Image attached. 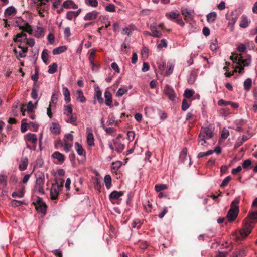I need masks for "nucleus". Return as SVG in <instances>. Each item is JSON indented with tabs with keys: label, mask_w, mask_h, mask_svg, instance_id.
<instances>
[{
	"label": "nucleus",
	"mask_w": 257,
	"mask_h": 257,
	"mask_svg": "<svg viewBox=\"0 0 257 257\" xmlns=\"http://www.w3.org/2000/svg\"><path fill=\"white\" fill-rule=\"evenodd\" d=\"M45 183V174L42 172H37L36 174V182L34 188L41 194H44V185Z\"/></svg>",
	"instance_id": "nucleus-1"
},
{
	"label": "nucleus",
	"mask_w": 257,
	"mask_h": 257,
	"mask_svg": "<svg viewBox=\"0 0 257 257\" xmlns=\"http://www.w3.org/2000/svg\"><path fill=\"white\" fill-rule=\"evenodd\" d=\"M253 228L252 222H246L244 223L243 228L240 231V235L241 239L247 236Z\"/></svg>",
	"instance_id": "nucleus-2"
},
{
	"label": "nucleus",
	"mask_w": 257,
	"mask_h": 257,
	"mask_svg": "<svg viewBox=\"0 0 257 257\" xmlns=\"http://www.w3.org/2000/svg\"><path fill=\"white\" fill-rule=\"evenodd\" d=\"M213 135V131L212 128L208 126H206L201 127L198 136L200 137V138L208 140L211 138Z\"/></svg>",
	"instance_id": "nucleus-3"
},
{
	"label": "nucleus",
	"mask_w": 257,
	"mask_h": 257,
	"mask_svg": "<svg viewBox=\"0 0 257 257\" xmlns=\"http://www.w3.org/2000/svg\"><path fill=\"white\" fill-rule=\"evenodd\" d=\"M239 207H230L226 215L227 220L230 222L234 221L237 217Z\"/></svg>",
	"instance_id": "nucleus-4"
},
{
	"label": "nucleus",
	"mask_w": 257,
	"mask_h": 257,
	"mask_svg": "<svg viewBox=\"0 0 257 257\" xmlns=\"http://www.w3.org/2000/svg\"><path fill=\"white\" fill-rule=\"evenodd\" d=\"M63 187V185L59 184L56 182L53 184L50 190L51 198L52 199L55 200L57 198L60 189Z\"/></svg>",
	"instance_id": "nucleus-5"
},
{
	"label": "nucleus",
	"mask_w": 257,
	"mask_h": 257,
	"mask_svg": "<svg viewBox=\"0 0 257 257\" xmlns=\"http://www.w3.org/2000/svg\"><path fill=\"white\" fill-rule=\"evenodd\" d=\"M182 15L184 16L185 20L191 21L193 19L194 11L193 9H188L186 8H182L181 9Z\"/></svg>",
	"instance_id": "nucleus-6"
},
{
	"label": "nucleus",
	"mask_w": 257,
	"mask_h": 257,
	"mask_svg": "<svg viewBox=\"0 0 257 257\" xmlns=\"http://www.w3.org/2000/svg\"><path fill=\"white\" fill-rule=\"evenodd\" d=\"M35 206L37 210L43 214H45L46 211V204L40 197H38Z\"/></svg>",
	"instance_id": "nucleus-7"
},
{
	"label": "nucleus",
	"mask_w": 257,
	"mask_h": 257,
	"mask_svg": "<svg viewBox=\"0 0 257 257\" xmlns=\"http://www.w3.org/2000/svg\"><path fill=\"white\" fill-rule=\"evenodd\" d=\"M164 92L171 101H174L175 100L176 95L174 90L170 85L168 84L165 85Z\"/></svg>",
	"instance_id": "nucleus-8"
},
{
	"label": "nucleus",
	"mask_w": 257,
	"mask_h": 257,
	"mask_svg": "<svg viewBox=\"0 0 257 257\" xmlns=\"http://www.w3.org/2000/svg\"><path fill=\"white\" fill-rule=\"evenodd\" d=\"M25 140L26 141L31 142L33 144V149L35 150L36 148V144L37 142V135L33 133H28L24 136Z\"/></svg>",
	"instance_id": "nucleus-9"
},
{
	"label": "nucleus",
	"mask_w": 257,
	"mask_h": 257,
	"mask_svg": "<svg viewBox=\"0 0 257 257\" xmlns=\"http://www.w3.org/2000/svg\"><path fill=\"white\" fill-rule=\"evenodd\" d=\"M99 15V12L93 10L91 12H88L83 17L85 21H93L95 20Z\"/></svg>",
	"instance_id": "nucleus-10"
},
{
	"label": "nucleus",
	"mask_w": 257,
	"mask_h": 257,
	"mask_svg": "<svg viewBox=\"0 0 257 257\" xmlns=\"http://www.w3.org/2000/svg\"><path fill=\"white\" fill-rule=\"evenodd\" d=\"M113 145L115 147V151L118 153H120L124 149V144H122L118 139L113 140Z\"/></svg>",
	"instance_id": "nucleus-11"
},
{
	"label": "nucleus",
	"mask_w": 257,
	"mask_h": 257,
	"mask_svg": "<svg viewBox=\"0 0 257 257\" xmlns=\"http://www.w3.org/2000/svg\"><path fill=\"white\" fill-rule=\"evenodd\" d=\"M52 157L54 159H56L58 161V163L60 164H62L65 160L64 155L58 151L54 152L52 154Z\"/></svg>",
	"instance_id": "nucleus-12"
},
{
	"label": "nucleus",
	"mask_w": 257,
	"mask_h": 257,
	"mask_svg": "<svg viewBox=\"0 0 257 257\" xmlns=\"http://www.w3.org/2000/svg\"><path fill=\"white\" fill-rule=\"evenodd\" d=\"M150 29L151 31L152 36L155 38H160L162 36V33L157 30L155 23L150 25Z\"/></svg>",
	"instance_id": "nucleus-13"
},
{
	"label": "nucleus",
	"mask_w": 257,
	"mask_h": 257,
	"mask_svg": "<svg viewBox=\"0 0 257 257\" xmlns=\"http://www.w3.org/2000/svg\"><path fill=\"white\" fill-rule=\"evenodd\" d=\"M180 13L178 11H172L168 13H166L165 16L166 18L170 20L175 21L177 18L180 17Z\"/></svg>",
	"instance_id": "nucleus-14"
},
{
	"label": "nucleus",
	"mask_w": 257,
	"mask_h": 257,
	"mask_svg": "<svg viewBox=\"0 0 257 257\" xmlns=\"http://www.w3.org/2000/svg\"><path fill=\"white\" fill-rule=\"evenodd\" d=\"M104 97L106 105L108 106L111 107L112 102V94L109 90H105L104 92Z\"/></svg>",
	"instance_id": "nucleus-15"
},
{
	"label": "nucleus",
	"mask_w": 257,
	"mask_h": 257,
	"mask_svg": "<svg viewBox=\"0 0 257 257\" xmlns=\"http://www.w3.org/2000/svg\"><path fill=\"white\" fill-rule=\"evenodd\" d=\"M50 131L53 134L57 135L61 132V127L57 123L53 122L50 127Z\"/></svg>",
	"instance_id": "nucleus-16"
},
{
	"label": "nucleus",
	"mask_w": 257,
	"mask_h": 257,
	"mask_svg": "<svg viewBox=\"0 0 257 257\" xmlns=\"http://www.w3.org/2000/svg\"><path fill=\"white\" fill-rule=\"evenodd\" d=\"M59 93L58 92H54L51 98V101L49 103L50 107H55L58 100Z\"/></svg>",
	"instance_id": "nucleus-17"
},
{
	"label": "nucleus",
	"mask_w": 257,
	"mask_h": 257,
	"mask_svg": "<svg viewBox=\"0 0 257 257\" xmlns=\"http://www.w3.org/2000/svg\"><path fill=\"white\" fill-rule=\"evenodd\" d=\"M62 7L65 9H77L78 6L72 0H66L62 4Z\"/></svg>",
	"instance_id": "nucleus-18"
},
{
	"label": "nucleus",
	"mask_w": 257,
	"mask_h": 257,
	"mask_svg": "<svg viewBox=\"0 0 257 257\" xmlns=\"http://www.w3.org/2000/svg\"><path fill=\"white\" fill-rule=\"evenodd\" d=\"M251 62V56L247 55V58L245 59H243L241 57L240 59L238 60L237 64L240 66H248L250 65Z\"/></svg>",
	"instance_id": "nucleus-19"
},
{
	"label": "nucleus",
	"mask_w": 257,
	"mask_h": 257,
	"mask_svg": "<svg viewBox=\"0 0 257 257\" xmlns=\"http://www.w3.org/2000/svg\"><path fill=\"white\" fill-rule=\"evenodd\" d=\"M136 29V27L133 24H130L128 26L122 29V34L123 35H130L132 32Z\"/></svg>",
	"instance_id": "nucleus-20"
},
{
	"label": "nucleus",
	"mask_w": 257,
	"mask_h": 257,
	"mask_svg": "<svg viewBox=\"0 0 257 257\" xmlns=\"http://www.w3.org/2000/svg\"><path fill=\"white\" fill-rule=\"evenodd\" d=\"M17 13V10L16 8L13 6H10L6 9L4 15L5 17L10 16L16 14Z\"/></svg>",
	"instance_id": "nucleus-21"
},
{
	"label": "nucleus",
	"mask_w": 257,
	"mask_h": 257,
	"mask_svg": "<svg viewBox=\"0 0 257 257\" xmlns=\"http://www.w3.org/2000/svg\"><path fill=\"white\" fill-rule=\"evenodd\" d=\"M197 74L195 71H192L187 78L188 83L189 84H193L196 81Z\"/></svg>",
	"instance_id": "nucleus-22"
},
{
	"label": "nucleus",
	"mask_w": 257,
	"mask_h": 257,
	"mask_svg": "<svg viewBox=\"0 0 257 257\" xmlns=\"http://www.w3.org/2000/svg\"><path fill=\"white\" fill-rule=\"evenodd\" d=\"M123 195V193L122 191H112L109 195V198L110 200H117L120 197L122 196Z\"/></svg>",
	"instance_id": "nucleus-23"
},
{
	"label": "nucleus",
	"mask_w": 257,
	"mask_h": 257,
	"mask_svg": "<svg viewBox=\"0 0 257 257\" xmlns=\"http://www.w3.org/2000/svg\"><path fill=\"white\" fill-rule=\"evenodd\" d=\"M69 117L67 119L65 120L66 122L67 123H71L74 126H76L77 125V117L75 114H71V115L67 116Z\"/></svg>",
	"instance_id": "nucleus-24"
},
{
	"label": "nucleus",
	"mask_w": 257,
	"mask_h": 257,
	"mask_svg": "<svg viewBox=\"0 0 257 257\" xmlns=\"http://www.w3.org/2000/svg\"><path fill=\"white\" fill-rule=\"evenodd\" d=\"M44 29L41 27H37L34 31V35L37 38H40L44 36Z\"/></svg>",
	"instance_id": "nucleus-25"
},
{
	"label": "nucleus",
	"mask_w": 257,
	"mask_h": 257,
	"mask_svg": "<svg viewBox=\"0 0 257 257\" xmlns=\"http://www.w3.org/2000/svg\"><path fill=\"white\" fill-rule=\"evenodd\" d=\"M63 94L65 97L64 98L65 101H66V103H69L71 100V98H70V92L67 87H63Z\"/></svg>",
	"instance_id": "nucleus-26"
},
{
	"label": "nucleus",
	"mask_w": 257,
	"mask_h": 257,
	"mask_svg": "<svg viewBox=\"0 0 257 257\" xmlns=\"http://www.w3.org/2000/svg\"><path fill=\"white\" fill-rule=\"evenodd\" d=\"M249 22L250 21L248 20L247 17L243 15L241 16V20L240 22L239 26L241 28H246L248 26Z\"/></svg>",
	"instance_id": "nucleus-27"
},
{
	"label": "nucleus",
	"mask_w": 257,
	"mask_h": 257,
	"mask_svg": "<svg viewBox=\"0 0 257 257\" xmlns=\"http://www.w3.org/2000/svg\"><path fill=\"white\" fill-rule=\"evenodd\" d=\"M207 139L203 138H200V137L198 136V145L202 149H203V147H207L209 143L207 142Z\"/></svg>",
	"instance_id": "nucleus-28"
},
{
	"label": "nucleus",
	"mask_w": 257,
	"mask_h": 257,
	"mask_svg": "<svg viewBox=\"0 0 257 257\" xmlns=\"http://www.w3.org/2000/svg\"><path fill=\"white\" fill-rule=\"evenodd\" d=\"M67 50V47L65 45L59 46L53 49V55H58L65 52Z\"/></svg>",
	"instance_id": "nucleus-29"
},
{
	"label": "nucleus",
	"mask_w": 257,
	"mask_h": 257,
	"mask_svg": "<svg viewBox=\"0 0 257 257\" xmlns=\"http://www.w3.org/2000/svg\"><path fill=\"white\" fill-rule=\"evenodd\" d=\"M20 29L26 31L30 34H31L33 32L31 26L26 22L24 23L23 26H21V28Z\"/></svg>",
	"instance_id": "nucleus-30"
},
{
	"label": "nucleus",
	"mask_w": 257,
	"mask_h": 257,
	"mask_svg": "<svg viewBox=\"0 0 257 257\" xmlns=\"http://www.w3.org/2000/svg\"><path fill=\"white\" fill-rule=\"evenodd\" d=\"M26 39L27 35L23 32H21L17 34L14 40L15 42H21Z\"/></svg>",
	"instance_id": "nucleus-31"
},
{
	"label": "nucleus",
	"mask_w": 257,
	"mask_h": 257,
	"mask_svg": "<svg viewBox=\"0 0 257 257\" xmlns=\"http://www.w3.org/2000/svg\"><path fill=\"white\" fill-rule=\"evenodd\" d=\"M216 17V13L215 12H211L207 15V20L209 23H213L215 21Z\"/></svg>",
	"instance_id": "nucleus-32"
},
{
	"label": "nucleus",
	"mask_w": 257,
	"mask_h": 257,
	"mask_svg": "<svg viewBox=\"0 0 257 257\" xmlns=\"http://www.w3.org/2000/svg\"><path fill=\"white\" fill-rule=\"evenodd\" d=\"M75 149L78 154L80 156L84 155V150L81 145L78 142H76L75 144Z\"/></svg>",
	"instance_id": "nucleus-33"
},
{
	"label": "nucleus",
	"mask_w": 257,
	"mask_h": 257,
	"mask_svg": "<svg viewBox=\"0 0 257 257\" xmlns=\"http://www.w3.org/2000/svg\"><path fill=\"white\" fill-rule=\"evenodd\" d=\"M87 142L89 146H93L94 145V135L92 132L87 133Z\"/></svg>",
	"instance_id": "nucleus-34"
},
{
	"label": "nucleus",
	"mask_w": 257,
	"mask_h": 257,
	"mask_svg": "<svg viewBox=\"0 0 257 257\" xmlns=\"http://www.w3.org/2000/svg\"><path fill=\"white\" fill-rule=\"evenodd\" d=\"M72 108L71 104L68 105H65L64 106L63 114L66 116H69L72 114Z\"/></svg>",
	"instance_id": "nucleus-35"
},
{
	"label": "nucleus",
	"mask_w": 257,
	"mask_h": 257,
	"mask_svg": "<svg viewBox=\"0 0 257 257\" xmlns=\"http://www.w3.org/2000/svg\"><path fill=\"white\" fill-rule=\"evenodd\" d=\"M252 85V80L251 78L246 79L243 84L244 88L246 91H248L250 90Z\"/></svg>",
	"instance_id": "nucleus-36"
},
{
	"label": "nucleus",
	"mask_w": 257,
	"mask_h": 257,
	"mask_svg": "<svg viewBox=\"0 0 257 257\" xmlns=\"http://www.w3.org/2000/svg\"><path fill=\"white\" fill-rule=\"evenodd\" d=\"M95 98H96L100 104L103 103V99L102 98V92L100 89L96 90L95 93Z\"/></svg>",
	"instance_id": "nucleus-37"
},
{
	"label": "nucleus",
	"mask_w": 257,
	"mask_h": 257,
	"mask_svg": "<svg viewBox=\"0 0 257 257\" xmlns=\"http://www.w3.org/2000/svg\"><path fill=\"white\" fill-rule=\"evenodd\" d=\"M121 166L120 161H117L112 163V167H111V171L113 173H116Z\"/></svg>",
	"instance_id": "nucleus-38"
},
{
	"label": "nucleus",
	"mask_w": 257,
	"mask_h": 257,
	"mask_svg": "<svg viewBox=\"0 0 257 257\" xmlns=\"http://www.w3.org/2000/svg\"><path fill=\"white\" fill-rule=\"evenodd\" d=\"M41 58L43 62L46 64H47L48 60V53L47 50L44 49L43 50L41 54Z\"/></svg>",
	"instance_id": "nucleus-39"
},
{
	"label": "nucleus",
	"mask_w": 257,
	"mask_h": 257,
	"mask_svg": "<svg viewBox=\"0 0 257 257\" xmlns=\"http://www.w3.org/2000/svg\"><path fill=\"white\" fill-rule=\"evenodd\" d=\"M104 183L107 189H109L111 185V177L109 175H106L104 177Z\"/></svg>",
	"instance_id": "nucleus-40"
},
{
	"label": "nucleus",
	"mask_w": 257,
	"mask_h": 257,
	"mask_svg": "<svg viewBox=\"0 0 257 257\" xmlns=\"http://www.w3.org/2000/svg\"><path fill=\"white\" fill-rule=\"evenodd\" d=\"M58 65L57 63H54L52 65L49 66L48 72L50 74H53L57 71Z\"/></svg>",
	"instance_id": "nucleus-41"
},
{
	"label": "nucleus",
	"mask_w": 257,
	"mask_h": 257,
	"mask_svg": "<svg viewBox=\"0 0 257 257\" xmlns=\"http://www.w3.org/2000/svg\"><path fill=\"white\" fill-rule=\"evenodd\" d=\"M195 91L193 89H187L185 90L184 93V96L187 98H190L193 96Z\"/></svg>",
	"instance_id": "nucleus-42"
},
{
	"label": "nucleus",
	"mask_w": 257,
	"mask_h": 257,
	"mask_svg": "<svg viewBox=\"0 0 257 257\" xmlns=\"http://www.w3.org/2000/svg\"><path fill=\"white\" fill-rule=\"evenodd\" d=\"M7 176L3 172H2L0 174V184L3 185L4 187H6L7 184Z\"/></svg>",
	"instance_id": "nucleus-43"
},
{
	"label": "nucleus",
	"mask_w": 257,
	"mask_h": 257,
	"mask_svg": "<svg viewBox=\"0 0 257 257\" xmlns=\"http://www.w3.org/2000/svg\"><path fill=\"white\" fill-rule=\"evenodd\" d=\"M144 209L148 213L151 212L152 210V203L149 201H147L143 204Z\"/></svg>",
	"instance_id": "nucleus-44"
},
{
	"label": "nucleus",
	"mask_w": 257,
	"mask_h": 257,
	"mask_svg": "<svg viewBox=\"0 0 257 257\" xmlns=\"http://www.w3.org/2000/svg\"><path fill=\"white\" fill-rule=\"evenodd\" d=\"M245 255L244 249H240L234 252L232 257H243Z\"/></svg>",
	"instance_id": "nucleus-45"
},
{
	"label": "nucleus",
	"mask_w": 257,
	"mask_h": 257,
	"mask_svg": "<svg viewBox=\"0 0 257 257\" xmlns=\"http://www.w3.org/2000/svg\"><path fill=\"white\" fill-rule=\"evenodd\" d=\"M28 166V160H21L19 165V168L21 171H24L26 170Z\"/></svg>",
	"instance_id": "nucleus-46"
},
{
	"label": "nucleus",
	"mask_w": 257,
	"mask_h": 257,
	"mask_svg": "<svg viewBox=\"0 0 257 257\" xmlns=\"http://www.w3.org/2000/svg\"><path fill=\"white\" fill-rule=\"evenodd\" d=\"M190 106V102L186 100V99H183L182 102V110L183 111H186L187 109L189 108Z\"/></svg>",
	"instance_id": "nucleus-47"
},
{
	"label": "nucleus",
	"mask_w": 257,
	"mask_h": 257,
	"mask_svg": "<svg viewBox=\"0 0 257 257\" xmlns=\"http://www.w3.org/2000/svg\"><path fill=\"white\" fill-rule=\"evenodd\" d=\"M127 92V89L123 88H119L116 93V96L117 97H121L122 95Z\"/></svg>",
	"instance_id": "nucleus-48"
},
{
	"label": "nucleus",
	"mask_w": 257,
	"mask_h": 257,
	"mask_svg": "<svg viewBox=\"0 0 257 257\" xmlns=\"http://www.w3.org/2000/svg\"><path fill=\"white\" fill-rule=\"evenodd\" d=\"M24 204H25V203L24 201H18L16 200H13L11 202V204L12 206L14 207H19Z\"/></svg>",
	"instance_id": "nucleus-49"
},
{
	"label": "nucleus",
	"mask_w": 257,
	"mask_h": 257,
	"mask_svg": "<svg viewBox=\"0 0 257 257\" xmlns=\"http://www.w3.org/2000/svg\"><path fill=\"white\" fill-rule=\"evenodd\" d=\"M105 9L107 12H114L116 11V7L113 4H109L105 7Z\"/></svg>",
	"instance_id": "nucleus-50"
},
{
	"label": "nucleus",
	"mask_w": 257,
	"mask_h": 257,
	"mask_svg": "<svg viewBox=\"0 0 257 257\" xmlns=\"http://www.w3.org/2000/svg\"><path fill=\"white\" fill-rule=\"evenodd\" d=\"M210 47L212 51H215L217 49L218 47V44L216 39L211 40Z\"/></svg>",
	"instance_id": "nucleus-51"
},
{
	"label": "nucleus",
	"mask_w": 257,
	"mask_h": 257,
	"mask_svg": "<svg viewBox=\"0 0 257 257\" xmlns=\"http://www.w3.org/2000/svg\"><path fill=\"white\" fill-rule=\"evenodd\" d=\"M167 186L165 184H160L155 185V189L156 192H160L162 190H165Z\"/></svg>",
	"instance_id": "nucleus-52"
},
{
	"label": "nucleus",
	"mask_w": 257,
	"mask_h": 257,
	"mask_svg": "<svg viewBox=\"0 0 257 257\" xmlns=\"http://www.w3.org/2000/svg\"><path fill=\"white\" fill-rule=\"evenodd\" d=\"M76 17H77V16L73 11H70L67 12L66 15V19L69 20H72V19L73 18H76Z\"/></svg>",
	"instance_id": "nucleus-53"
},
{
	"label": "nucleus",
	"mask_w": 257,
	"mask_h": 257,
	"mask_svg": "<svg viewBox=\"0 0 257 257\" xmlns=\"http://www.w3.org/2000/svg\"><path fill=\"white\" fill-rule=\"evenodd\" d=\"M85 3L92 7H96L98 4L97 0H85Z\"/></svg>",
	"instance_id": "nucleus-54"
},
{
	"label": "nucleus",
	"mask_w": 257,
	"mask_h": 257,
	"mask_svg": "<svg viewBox=\"0 0 257 257\" xmlns=\"http://www.w3.org/2000/svg\"><path fill=\"white\" fill-rule=\"evenodd\" d=\"M251 165V161L249 159L244 160L242 164V168L244 169H248L249 166Z\"/></svg>",
	"instance_id": "nucleus-55"
},
{
	"label": "nucleus",
	"mask_w": 257,
	"mask_h": 257,
	"mask_svg": "<svg viewBox=\"0 0 257 257\" xmlns=\"http://www.w3.org/2000/svg\"><path fill=\"white\" fill-rule=\"evenodd\" d=\"M187 156V149L184 148L180 154L179 158L182 161H184Z\"/></svg>",
	"instance_id": "nucleus-56"
},
{
	"label": "nucleus",
	"mask_w": 257,
	"mask_h": 257,
	"mask_svg": "<svg viewBox=\"0 0 257 257\" xmlns=\"http://www.w3.org/2000/svg\"><path fill=\"white\" fill-rule=\"evenodd\" d=\"M213 153V150H209V151H207L206 152H200L198 154V157L199 158H202V157H205L206 156L210 155L212 154Z\"/></svg>",
	"instance_id": "nucleus-57"
},
{
	"label": "nucleus",
	"mask_w": 257,
	"mask_h": 257,
	"mask_svg": "<svg viewBox=\"0 0 257 257\" xmlns=\"http://www.w3.org/2000/svg\"><path fill=\"white\" fill-rule=\"evenodd\" d=\"M238 19V17L237 16H234L231 17L230 19L229 22L228 23V25L232 28L233 27L234 24L235 23L237 19Z\"/></svg>",
	"instance_id": "nucleus-58"
},
{
	"label": "nucleus",
	"mask_w": 257,
	"mask_h": 257,
	"mask_svg": "<svg viewBox=\"0 0 257 257\" xmlns=\"http://www.w3.org/2000/svg\"><path fill=\"white\" fill-rule=\"evenodd\" d=\"M12 196L13 197L22 198L24 196V192L23 191L19 192H14L12 193Z\"/></svg>",
	"instance_id": "nucleus-59"
},
{
	"label": "nucleus",
	"mask_w": 257,
	"mask_h": 257,
	"mask_svg": "<svg viewBox=\"0 0 257 257\" xmlns=\"http://www.w3.org/2000/svg\"><path fill=\"white\" fill-rule=\"evenodd\" d=\"M77 93L79 94V98L80 102L83 103L86 101L85 98L83 95V92L80 90H78L77 91Z\"/></svg>",
	"instance_id": "nucleus-60"
},
{
	"label": "nucleus",
	"mask_w": 257,
	"mask_h": 257,
	"mask_svg": "<svg viewBox=\"0 0 257 257\" xmlns=\"http://www.w3.org/2000/svg\"><path fill=\"white\" fill-rule=\"evenodd\" d=\"M239 202H240V197H238L232 201V202L231 203L230 207H239L237 205L239 203Z\"/></svg>",
	"instance_id": "nucleus-61"
},
{
	"label": "nucleus",
	"mask_w": 257,
	"mask_h": 257,
	"mask_svg": "<svg viewBox=\"0 0 257 257\" xmlns=\"http://www.w3.org/2000/svg\"><path fill=\"white\" fill-rule=\"evenodd\" d=\"M230 179H231L230 176H227L226 178H225L223 179V180L222 181V182L220 185V187H223L224 186H226L228 184V183L229 182V181L230 180Z\"/></svg>",
	"instance_id": "nucleus-62"
},
{
	"label": "nucleus",
	"mask_w": 257,
	"mask_h": 257,
	"mask_svg": "<svg viewBox=\"0 0 257 257\" xmlns=\"http://www.w3.org/2000/svg\"><path fill=\"white\" fill-rule=\"evenodd\" d=\"M26 22L24 21L21 18H18L16 20V24L17 26L19 27V28H21V26H23Z\"/></svg>",
	"instance_id": "nucleus-63"
},
{
	"label": "nucleus",
	"mask_w": 257,
	"mask_h": 257,
	"mask_svg": "<svg viewBox=\"0 0 257 257\" xmlns=\"http://www.w3.org/2000/svg\"><path fill=\"white\" fill-rule=\"evenodd\" d=\"M167 45V43L166 40L164 39H162L161 41V43L157 44V48L158 49H161L162 47H166Z\"/></svg>",
	"instance_id": "nucleus-64"
}]
</instances>
